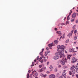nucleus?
I'll return each mask as SVG.
<instances>
[{"mask_svg":"<svg viewBox=\"0 0 78 78\" xmlns=\"http://www.w3.org/2000/svg\"><path fill=\"white\" fill-rule=\"evenodd\" d=\"M57 48H58L57 51H64L65 47L63 45H62L61 46H60V45H59L57 46Z\"/></svg>","mask_w":78,"mask_h":78,"instance_id":"1","label":"nucleus"},{"mask_svg":"<svg viewBox=\"0 0 78 78\" xmlns=\"http://www.w3.org/2000/svg\"><path fill=\"white\" fill-rule=\"evenodd\" d=\"M64 51H58L57 53H56L55 54V55L56 56H58V55H60V58H62L64 56Z\"/></svg>","mask_w":78,"mask_h":78,"instance_id":"2","label":"nucleus"},{"mask_svg":"<svg viewBox=\"0 0 78 78\" xmlns=\"http://www.w3.org/2000/svg\"><path fill=\"white\" fill-rule=\"evenodd\" d=\"M75 67V66L74 65H73L70 68V70H71L72 72L73 73V75H74V74L75 73V72H76V70L75 69H74Z\"/></svg>","mask_w":78,"mask_h":78,"instance_id":"3","label":"nucleus"},{"mask_svg":"<svg viewBox=\"0 0 78 78\" xmlns=\"http://www.w3.org/2000/svg\"><path fill=\"white\" fill-rule=\"evenodd\" d=\"M58 62H60L61 63V64L62 66H64L66 64V63L65 62V61L64 60V59H62V60H60L58 61Z\"/></svg>","mask_w":78,"mask_h":78,"instance_id":"4","label":"nucleus"},{"mask_svg":"<svg viewBox=\"0 0 78 78\" xmlns=\"http://www.w3.org/2000/svg\"><path fill=\"white\" fill-rule=\"evenodd\" d=\"M73 30H72L71 32H70L69 33V34H68L67 36H68L69 38H70V37H71V36H72V34H73Z\"/></svg>","mask_w":78,"mask_h":78,"instance_id":"5","label":"nucleus"},{"mask_svg":"<svg viewBox=\"0 0 78 78\" xmlns=\"http://www.w3.org/2000/svg\"><path fill=\"white\" fill-rule=\"evenodd\" d=\"M76 13L74 12L73 13L72 15V17L73 19H75V18L76 17Z\"/></svg>","mask_w":78,"mask_h":78,"instance_id":"6","label":"nucleus"},{"mask_svg":"<svg viewBox=\"0 0 78 78\" xmlns=\"http://www.w3.org/2000/svg\"><path fill=\"white\" fill-rule=\"evenodd\" d=\"M76 61H77V59H76L75 57H73L72 58V61L73 63H75Z\"/></svg>","mask_w":78,"mask_h":78,"instance_id":"7","label":"nucleus"},{"mask_svg":"<svg viewBox=\"0 0 78 78\" xmlns=\"http://www.w3.org/2000/svg\"><path fill=\"white\" fill-rule=\"evenodd\" d=\"M69 51H70V52H73V53H75V52H77V51H74V49L73 48L69 49Z\"/></svg>","mask_w":78,"mask_h":78,"instance_id":"8","label":"nucleus"},{"mask_svg":"<svg viewBox=\"0 0 78 78\" xmlns=\"http://www.w3.org/2000/svg\"><path fill=\"white\" fill-rule=\"evenodd\" d=\"M49 77L50 78H55V75L54 74H51L49 76Z\"/></svg>","mask_w":78,"mask_h":78,"instance_id":"9","label":"nucleus"},{"mask_svg":"<svg viewBox=\"0 0 78 78\" xmlns=\"http://www.w3.org/2000/svg\"><path fill=\"white\" fill-rule=\"evenodd\" d=\"M65 25V24L64 23H62L61 24H59L58 25L59 28H62V25Z\"/></svg>","mask_w":78,"mask_h":78,"instance_id":"10","label":"nucleus"},{"mask_svg":"<svg viewBox=\"0 0 78 78\" xmlns=\"http://www.w3.org/2000/svg\"><path fill=\"white\" fill-rule=\"evenodd\" d=\"M54 59L55 60H56L59 59V56H55L54 57Z\"/></svg>","mask_w":78,"mask_h":78,"instance_id":"11","label":"nucleus"},{"mask_svg":"<svg viewBox=\"0 0 78 78\" xmlns=\"http://www.w3.org/2000/svg\"><path fill=\"white\" fill-rule=\"evenodd\" d=\"M57 33L59 34L58 36H61L62 34L61 33V31H58L57 32Z\"/></svg>","mask_w":78,"mask_h":78,"instance_id":"12","label":"nucleus"},{"mask_svg":"<svg viewBox=\"0 0 78 78\" xmlns=\"http://www.w3.org/2000/svg\"><path fill=\"white\" fill-rule=\"evenodd\" d=\"M44 48H43L42 49V51L40 53V55H41V56L42 55V53H43V52L44 51Z\"/></svg>","mask_w":78,"mask_h":78,"instance_id":"13","label":"nucleus"},{"mask_svg":"<svg viewBox=\"0 0 78 78\" xmlns=\"http://www.w3.org/2000/svg\"><path fill=\"white\" fill-rule=\"evenodd\" d=\"M67 58L68 59H70V57H71V55H68L67 56Z\"/></svg>","mask_w":78,"mask_h":78,"instance_id":"14","label":"nucleus"},{"mask_svg":"<svg viewBox=\"0 0 78 78\" xmlns=\"http://www.w3.org/2000/svg\"><path fill=\"white\" fill-rule=\"evenodd\" d=\"M54 44H58V41L57 40H55L54 41Z\"/></svg>","mask_w":78,"mask_h":78,"instance_id":"15","label":"nucleus"},{"mask_svg":"<svg viewBox=\"0 0 78 78\" xmlns=\"http://www.w3.org/2000/svg\"><path fill=\"white\" fill-rule=\"evenodd\" d=\"M76 73H78V66H76Z\"/></svg>","mask_w":78,"mask_h":78,"instance_id":"16","label":"nucleus"},{"mask_svg":"<svg viewBox=\"0 0 78 78\" xmlns=\"http://www.w3.org/2000/svg\"><path fill=\"white\" fill-rule=\"evenodd\" d=\"M53 43L52 44H49L48 45V47H52L53 45Z\"/></svg>","mask_w":78,"mask_h":78,"instance_id":"17","label":"nucleus"},{"mask_svg":"<svg viewBox=\"0 0 78 78\" xmlns=\"http://www.w3.org/2000/svg\"><path fill=\"white\" fill-rule=\"evenodd\" d=\"M38 75V73H36L34 75V76L36 77Z\"/></svg>","mask_w":78,"mask_h":78,"instance_id":"18","label":"nucleus"},{"mask_svg":"<svg viewBox=\"0 0 78 78\" xmlns=\"http://www.w3.org/2000/svg\"><path fill=\"white\" fill-rule=\"evenodd\" d=\"M38 72H44V70H43V69H39L38 71Z\"/></svg>","mask_w":78,"mask_h":78,"instance_id":"19","label":"nucleus"},{"mask_svg":"<svg viewBox=\"0 0 78 78\" xmlns=\"http://www.w3.org/2000/svg\"><path fill=\"white\" fill-rule=\"evenodd\" d=\"M62 75L63 76H66V73L65 72H63V73L62 74Z\"/></svg>","mask_w":78,"mask_h":78,"instance_id":"20","label":"nucleus"},{"mask_svg":"<svg viewBox=\"0 0 78 78\" xmlns=\"http://www.w3.org/2000/svg\"><path fill=\"white\" fill-rule=\"evenodd\" d=\"M77 39V36H76V35L75 34V36H74V40H76Z\"/></svg>","mask_w":78,"mask_h":78,"instance_id":"21","label":"nucleus"},{"mask_svg":"<svg viewBox=\"0 0 78 78\" xmlns=\"http://www.w3.org/2000/svg\"><path fill=\"white\" fill-rule=\"evenodd\" d=\"M72 9H71L70 10V12H69V15L68 16H70L71 15V14H72Z\"/></svg>","mask_w":78,"mask_h":78,"instance_id":"22","label":"nucleus"},{"mask_svg":"<svg viewBox=\"0 0 78 78\" xmlns=\"http://www.w3.org/2000/svg\"><path fill=\"white\" fill-rule=\"evenodd\" d=\"M48 55V52H45V54H44L45 56H47Z\"/></svg>","mask_w":78,"mask_h":78,"instance_id":"23","label":"nucleus"},{"mask_svg":"<svg viewBox=\"0 0 78 78\" xmlns=\"http://www.w3.org/2000/svg\"><path fill=\"white\" fill-rule=\"evenodd\" d=\"M69 16H68V17H67V20H70V18L69 17Z\"/></svg>","mask_w":78,"mask_h":78,"instance_id":"24","label":"nucleus"},{"mask_svg":"<svg viewBox=\"0 0 78 78\" xmlns=\"http://www.w3.org/2000/svg\"><path fill=\"white\" fill-rule=\"evenodd\" d=\"M69 73L70 75H72V71H69Z\"/></svg>","mask_w":78,"mask_h":78,"instance_id":"25","label":"nucleus"},{"mask_svg":"<svg viewBox=\"0 0 78 78\" xmlns=\"http://www.w3.org/2000/svg\"><path fill=\"white\" fill-rule=\"evenodd\" d=\"M36 73V70H34V71H33V72H32V73L33 74H34V73Z\"/></svg>","mask_w":78,"mask_h":78,"instance_id":"26","label":"nucleus"},{"mask_svg":"<svg viewBox=\"0 0 78 78\" xmlns=\"http://www.w3.org/2000/svg\"><path fill=\"white\" fill-rule=\"evenodd\" d=\"M40 76H42V77H43V76H44V74H42V73H41V74Z\"/></svg>","mask_w":78,"mask_h":78,"instance_id":"27","label":"nucleus"},{"mask_svg":"<svg viewBox=\"0 0 78 78\" xmlns=\"http://www.w3.org/2000/svg\"><path fill=\"white\" fill-rule=\"evenodd\" d=\"M69 39H67L66 41V43H67L69 42Z\"/></svg>","mask_w":78,"mask_h":78,"instance_id":"28","label":"nucleus"},{"mask_svg":"<svg viewBox=\"0 0 78 78\" xmlns=\"http://www.w3.org/2000/svg\"><path fill=\"white\" fill-rule=\"evenodd\" d=\"M34 62H32V65H31V67H32V66H34Z\"/></svg>","mask_w":78,"mask_h":78,"instance_id":"29","label":"nucleus"},{"mask_svg":"<svg viewBox=\"0 0 78 78\" xmlns=\"http://www.w3.org/2000/svg\"><path fill=\"white\" fill-rule=\"evenodd\" d=\"M58 68H61V65H59L58 66Z\"/></svg>","mask_w":78,"mask_h":78,"instance_id":"30","label":"nucleus"},{"mask_svg":"<svg viewBox=\"0 0 78 78\" xmlns=\"http://www.w3.org/2000/svg\"><path fill=\"white\" fill-rule=\"evenodd\" d=\"M30 76V75L29 74H28L27 75V78H29V76Z\"/></svg>","mask_w":78,"mask_h":78,"instance_id":"31","label":"nucleus"},{"mask_svg":"<svg viewBox=\"0 0 78 78\" xmlns=\"http://www.w3.org/2000/svg\"><path fill=\"white\" fill-rule=\"evenodd\" d=\"M71 22H73V21H74V20H75V19H74L73 20V19H71Z\"/></svg>","mask_w":78,"mask_h":78,"instance_id":"32","label":"nucleus"},{"mask_svg":"<svg viewBox=\"0 0 78 78\" xmlns=\"http://www.w3.org/2000/svg\"><path fill=\"white\" fill-rule=\"evenodd\" d=\"M43 77H44V78H45V77H46V76H47V74H46L45 75H43Z\"/></svg>","mask_w":78,"mask_h":78,"instance_id":"33","label":"nucleus"},{"mask_svg":"<svg viewBox=\"0 0 78 78\" xmlns=\"http://www.w3.org/2000/svg\"><path fill=\"white\" fill-rule=\"evenodd\" d=\"M42 69H43L44 70H45L46 69V67H43L42 68Z\"/></svg>","mask_w":78,"mask_h":78,"instance_id":"34","label":"nucleus"},{"mask_svg":"<svg viewBox=\"0 0 78 78\" xmlns=\"http://www.w3.org/2000/svg\"><path fill=\"white\" fill-rule=\"evenodd\" d=\"M42 67V65H40L39 66V68H41V67Z\"/></svg>","mask_w":78,"mask_h":78,"instance_id":"35","label":"nucleus"},{"mask_svg":"<svg viewBox=\"0 0 78 78\" xmlns=\"http://www.w3.org/2000/svg\"><path fill=\"white\" fill-rule=\"evenodd\" d=\"M49 68L50 69H53V66H50Z\"/></svg>","mask_w":78,"mask_h":78,"instance_id":"36","label":"nucleus"},{"mask_svg":"<svg viewBox=\"0 0 78 78\" xmlns=\"http://www.w3.org/2000/svg\"><path fill=\"white\" fill-rule=\"evenodd\" d=\"M57 71H58V69H57L56 68L55 69V72H57Z\"/></svg>","mask_w":78,"mask_h":78,"instance_id":"37","label":"nucleus"},{"mask_svg":"<svg viewBox=\"0 0 78 78\" xmlns=\"http://www.w3.org/2000/svg\"><path fill=\"white\" fill-rule=\"evenodd\" d=\"M42 59V57H40V58L39 59V61H40Z\"/></svg>","mask_w":78,"mask_h":78,"instance_id":"38","label":"nucleus"},{"mask_svg":"<svg viewBox=\"0 0 78 78\" xmlns=\"http://www.w3.org/2000/svg\"><path fill=\"white\" fill-rule=\"evenodd\" d=\"M69 22L68 21H66V24L67 25V24H69Z\"/></svg>","mask_w":78,"mask_h":78,"instance_id":"39","label":"nucleus"},{"mask_svg":"<svg viewBox=\"0 0 78 78\" xmlns=\"http://www.w3.org/2000/svg\"><path fill=\"white\" fill-rule=\"evenodd\" d=\"M77 33V30H76L74 31V33Z\"/></svg>","mask_w":78,"mask_h":78,"instance_id":"40","label":"nucleus"},{"mask_svg":"<svg viewBox=\"0 0 78 78\" xmlns=\"http://www.w3.org/2000/svg\"><path fill=\"white\" fill-rule=\"evenodd\" d=\"M76 78H78V74H76Z\"/></svg>","mask_w":78,"mask_h":78,"instance_id":"41","label":"nucleus"},{"mask_svg":"<svg viewBox=\"0 0 78 78\" xmlns=\"http://www.w3.org/2000/svg\"><path fill=\"white\" fill-rule=\"evenodd\" d=\"M40 61L41 63H42L43 62V60H42L41 61L40 60Z\"/></svg>","mask_w":78,"mask_h":78,"instance_id":"42","label":"nucleus"},{"mask_svg":"<svg viewBox=\"0 0 78 78\" xmlns=\"http://www.w3.org/2000/svg\"><path fill=\"white\" fill-rule=\"evenodd\" d=\"M46 50H48V48L47 47L46 48Z\"/></svg>","mask_w":78,"mask_h":78,"instance_id":"43","label":"nucleus"},{"mask_svg":"<svg viewBox=\"0 0 78 78\" xmlns=\"http://www.w3.org/2000/svg\"><path fill=\"white\" fill-rule=\"evenodd\" d=\"M39 56H37V59H39Z\"/></svg>","mask_w":78,"mask_h":78,"instance_id":"44","label":"nucleus"},{"mask_svg":"<svg viewBox=\"0 0 78 78\" xmlns=\"http://www.w3.org/2000/svg\"><path fill=\"white\" fill-rule=\"evenodd\" d=\"M76 23H78V20H76Z\"/></svg>","mask_w":78,"mask_h":78,"instance_id":"45","label":"nucleus"},{"mask_svg":"<svg viewBox=\"0 0 78 78\" xmlns=\"http://www.w3.org/2000/svg\"><path fill=\"white\" fill-rule=\"evenodd\" d=\"M49 64V62H47V65L48 66V64Z\"/></svg>","mask_w":78,"mask_h":78,"instance_id":"46","label":"nucleus"},{"mask_svg":"<svg viewBox=\"0 0 78 78\" xmlns=\"http://www.w3.org/2000/svg\"><path fill=\"white\" fill-rule=\"evenodd\" d=\"M58 78H62V76H61Z\"/></svg>","mask_w":78,"mask_h":78,"instance_id":"47","label":"nucleus"},{"mask_svg":"<svg viewBox=\"0 0 78 78\" xmlns=\"http://www.w3.org/2000/svg\"><path fill=\"white\" fill-rule=\"evenodd\" d=\"M44 61L45 62L47 61V59H46V58H44Z\"/></svg>","mask_w":78,"mask_h":78,"instance_id":"48","label":"nucleus"},{"mask_svg":"<svg viewBox=\"0 0 78 78\" xmlns=\"http://www.w3.org/2000/svg\"><path fill=\"white\" fill-rule=\"evenodd\" d=\"M76 26L74 25L73 26V28H75Z\"/></svg>","mask_w":78,"mask_h":78,"instance_id":"49","label":"nucleus"},{"mask_svg":"<svg viewBox=\"0 0 78 78\" xmlns=\"http://www.w3.org/2000/svg\"><path fill=\"white\" fill-rule=\"evenodd\" d=\"M47 73H50V72L49 71H47Z\"/></svg>","mask_w":78,"mask_h":78,"instance_id":"50","label":"nucleus"},{"mask_svg":"<svg viewBox=\"0 0 78 78\" xmlns=\"http://www.w3.org/2000/svg\"><path fill=\"white\" fill-rule=\"evenodd\" d=\"M55 31H57V28H55Z\"/></svg>","mask_w":78,"mask_h":78,"instance_id":"51","label":"nucleus"},{"mask_svg":"<svg viewBox=\"0 0 78 78\" xmlns=\"http://www.w3.org/2000/svg\"><path fill=\"white\" fill-rule=\"evenodd\" d=\"M48 53H50V51H48Z\"/></svg>","mask_w":78,"mask_h":78,"instance_id":"52","label":"nucleus"},{"mask_svg":"<svg viewBox=\"0 0 78 78\" xmlns=\"http://www.w3.org/2000/svg\"><path fill=\"white\" fill-rule=\"evenodd\" d=\"M28 72H29V73H30V72H31V71H30V70H29L28 71Z\"/></svg>","mask_w":78,"mask_h":78,"instance_id":"53","label":"nucleus"},{"mask_svg":"<svg viewBox=\"0 0 78 78\" xmlns=\"http://www.w3.org/2000/svg\"><path fill=\"white\" fill-rule=\"evenodd\" d=\"M66 17H65L64 19V20H66Z\"/></svg>","mask_w":78,"mask_h":78,"instance_id":"54","label":"nucleus"},{"mask_svg":"<svg viewBox=\"0 0 78 78\" xmlns=\"http://www.w3.org/2000/svg\"><path fill=\"white\" fill-rule=\"evenodd\" d=\"M65 53H67V51H65Z\"/></svg>","mask_w":78,"mask_h":78,"instance_id":"55","label":"nucleus"},{"mask_svg":"<svg viewBox=\"0 0 78 78\" xmlns=\"http://www.w3.org/2000/svg\"><path fill=\"white\" fill-rule=\"evenodd\" d=\"M34 62H36V59L34 60Z\"/></svg>","mask_w":78,"mask_h":78,"instance_id":"56","label":"nucleus"},{"mask_svg":"<svg viewBox=\"0 0 78 78\" xmlns=\"http://www.w3.org/2000/svg\"><path fill=\"white\" fill-rule=\"evenodd\" d=\"M76 49H77V50H78V47H76Z\"/></svg>","mask_w":78,"mask_h":78,"instance_id":"57","label":"nucleus"},{"mask_svg":"<svg viewBox=\"0 0 78 78\" xmlns=\"http://www.w3.org/2000/svg\"><path fill=\"white\" fill-rule=\"evenodd\" d=\"M65 37H64V36H63V37H62V39H64V38Z\"/></svg>","mask_w":78,"mask_h":78,"instance_id":"58","label":"nucleus"},{"mask_svg":"<svg viewBox=\"0 0 78 78\" xmlns=\"http://www.w3.org/2000/svg\"><path fill=\"white\" fill-rule=\"evenodd\" d=\"M65 61H67V59L66 58H65Z\"/></svg>","mask_w":78,"mask_h":78,"instance_id":"59","label":"nucleus"},{"mask_svg":"<svg viewBox=\"0 0 78 78\" xmlns=\"http://www.w3.org/2000/svg\"><path fill=\"white\" fill-rule=\"evenodd\" d=\"M42 58H44V56L42 55Z\"/></svg>","mask_w":78,"mask_h":78,"instance_id":"60","label":"nucleus"},{"mask_svg":"<svg viewBox=\"0 0 78 78\" xmlns=\"http://www.w3.org/2000/svg\"><path fill=\"white\" fill-rule=\"evenodd\" d=\"M74 44H76V42H74Z\"/></svg>","mask_w":78,"mask_h":78,"instance_id":"61","label":"nucleus"},{"mask_svg":"<svg viewBox=\"0 0 78 78\" xmlns=\"http://www.w3.org/2000/svg\"><path fill=\"white\" fill-rule=\"evenodd\" d=\"M62 36H61L60 37V39H61V38H62Z\"/></svg>","mask_w":78,"mask_h":78,"instance_id":"62","label":"nucleus"},{"mask_svg":"<svg viewBox=\"0 0 78 78\" xmlns=\"http://www.w3.org/2000/svg\"><path fill=\"white\" fill-rule=\"evenodd\" d=\"M66 70H63V72H66Z\"/></svg>","mask_w":78,"mask_h":78,"instance_id":"63","label":"nucleus"},{"mask_svg":"<svg viewBox=\"0 0 78 78\" xmlns=\"http://www.w3.org/2000/svg\"><path fill=\"white\" fill-rule=\"evenodd\" d=\"M33 74L32 73L30 75V76H31L32 75H33Z\"/></svg>","mask_w":78,"mask_h":78,"instance_id":"64","label":"nucleus"}]
</instances>
